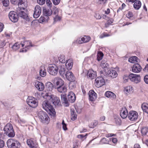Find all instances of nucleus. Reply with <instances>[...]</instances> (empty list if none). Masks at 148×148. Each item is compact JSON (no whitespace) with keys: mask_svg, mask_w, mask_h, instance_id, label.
I'll use <instances>...</instances> for the list:
<instances>
[{"mask_svg":"<svg viewBox=\"0 0 148 148\" xmlns=\"http://www.w3.org/2000/svg\"><path fill=\"white\" fill-rule=\"evenodd\" d=\"M42 106L43 108L48 113L52 116H54L56 115V112L55 109L53 106L47 100L44 101L42 103Z\"/></svg>","mask_w":148,"mask_h":148,"instance_id":"obj_1","label":"nucleus"},{"mask_svg":"<svg viewBox=\"0 0 148 148\" xmlns=\"http://www.w3.org/2000/svg\"><path fill=\"white\" fill-rule=\"evenodd\" d=\"M38 116L39 120L42 123L45 124L49 123L50 119L45 112L42 111L39 112Z\"/></svg>","mask_w":148,"mask_h":148,"instance_id":"obj_2","label":"nucleus"},{"mask_svg":"<svg viewBox=\"0 0 148 148\" xmlns=\"http://www.w3.org/2000/svg\"><path fill=\"white\" fill-rule=\"evenodd\" d=\"M43 96L45 99L52 101V103L55 106L58 105L60 102V100L58 97H54L53 95H51L50 93H46Z\"/></svg>","mask_w":148,"mask_h":148,"instance_id":"obj_3","label":"nucleus"},{"mask_svg":"<svg viewBox=\"0 0 148 148\" xmlns=\"http://www.w3.org/2000/svg\"><path fill=\"white\" fill-rule=\"evenodd\" d=\"M4 130L6 134L10 137H13L15 136V134L12 125L10 123H8L4 127Z\"/></svg>","mask_w":148,"mask_h":148,"instance_id":"obj_4","label":"nucleus"},{"mask_svg":"<svg viewBox=\"0 0 148 148\" xmlns=\"http://www.w3.org/2000/svg\"><path fill=\"white\" fill-rule=\"evenodd\" d=\"M11 2L13 4H18L19 9L24 10L27 6V1L25 0H10Z\"/></svg>","mask_w":148,"mask_h":148,"instance_id":"obj_5","label":"nucleus"},{"mask_svg":"<svg viewBox=\"0 0 148 148\" xmlns=\"http://www.w3.org/2000/svg\"><path fill=\"white\" fill-rule=\"evenodd\" d=\"M27 102L28 105L33 108L36 107L38 105L37 99L32 97H28L27 99Z\"/></svg>","mask_w":148,"mask_h":148,"instance_id":"obj_6","label":"nucleus"},{"mask_svg":"<svg viewBox=\"0 0 148 148\" xmlns=\"http://www.w3.org/2000/svg\"><path fill=\"white\" fill-rule=\"evenodd\" d=\"M55 88L62 86L64 84V81L60 78L56 77L54 78L52 81Z\"/></svg>","mask_w":148,"mask_h":148,"instance_id":"obj_7","label":"nucleus"},{"mask_svg":"<svg viewBox=\"0 0 148 148\" xmlns=\"http://www.w3.org/2000/svg\"><path fill=\"white\" fill-rule=\"evenodd\" d=\"M48 69L49 73L51 75H56L58 73V68L54 64L50 65L48 67Z\"/></svg>","mask_w":148,"mask_h":148,"instance_id":"obj_8","label":"nucleus"},{"mask_svg":"<svg viewBox=\"0 0 148 148\" xmlns=\"http://www.w3.org/2000/svg\"><path fill=\"white\" fill-rule=\"evenodd\" d=\"M129 79L131 81L136 83H138L140 81V75L132 73L129 75Z\"/></svg>","mask_w":148,"mask_h":148,"instance_id":"obj_9","label":"nucleus"},{"mask_svg":"<svg viewBox=\"0 0 148 148\" xmlns=\"http://www.w3.org/2000/svg\"><path fill=\"white\" fill-rule=\"evenodd\" d=\"M95 85L97 88L101 87L105 83L104 78L101 76L97 77L95 79Z\"/></svg>","mask_w":148,"mask_h":148,"instance_id":"obj_10","label":"nucleus"},{"mask_svg":"<svg viewBox=\"0 0 148 148\" xmlns=\"http://www.w3.org/2000/svg\"><path fill=\"white\" fill-rule=\"evenodd\" d=\"M138 117V112L135 111H131L128 113V118L131 121L136 120Z\"/></svg>","mask_w":148,"mask_h":148,"instance_id":"obj_11","label":"nucleus"},{"mask_svg":"<svg viewBox=\"0 0 148 148\" xmlns=\"http://www.w3.org/2000/svg\"><path fill=\"white\" fill-rule=\"evenodd\" d=\"M10 20L12 22L15 23L18 20V15L14 11L10 12L9 14Z\"/></svg>","mask_w":148,"mask_h":148,"instance_id":"obj_12","label":"nucleus"},{"mask_svg":"<svg viewBox=\"0 0 148 148\" xmlns=\"http://www.w3.org/2000/svg\"><path fill=\"white\" fill-rule=\"evenodd\" d=\"M20 10H18L17 11L18 16L24 19L26 23L29 22V18L25 12L21 10V9Z\"/></svg>","mask_w":148,"mask_h":148,"instance_id":"obj_13","label":"nucleus"},{"mask_svg":"<svg viewBox=\"0 0 148 148\" xmlns=\"http://www.w3.org/2000/svg\"><path fill=\"white\" fill-rule=\"evenodd\" d=\"M41 12V8L40 6L37 5L35 7L34 11L33 16L35 18H38Z\"/></svg>","mask_w":148,"mask_h":148,"instance_id":"obj_14","label":"nucleus"},{"mask_svg":"<svg viewBox=\"0 0 148 148\" xmlns=\"http://www.w3.org/2000/svg\"><path fill=\"white\" fill-rule=\"evenodd\" d=\"M90 40V38L88 36H85L84 37L81 38H79L77 40V42L78 44H81L83 43H85L89 42Z\"/></svg>","mask_w":148,"mask_h":148,"instance_id":"obj_15","label":"nucleus"},{"mask_svg":"<svg viewBox=\"0 0 148 148\" xmlns=\"http://www.w3.org/2000/svg\"><path fill=\"white\" fill-rule=\"evenodd\" d=\"M34 86L38 90L42 91L45 88V86L41 82L36 81L35 82Z\"/></svg>","mask_w":148,"mask_h":148,"instance_id":"obj_16","label":"nucleus"},{"mask_svg":"<svg viewBox=\"0 0 148 148\" xmlns=\"http://www.w3.org/2000/svg\"><path fill=\"white\" fill-rule=\"evenodd\" d=\"M67 80L71 82H73L75 80V77L73 73L70 71H67L65 74Z\"/></svg>","mask_w":148,"mask_h":148,"instance_id":"obj_17","label":"nucleus"},{"mask_svg":"<svg viewBox=\"0 0 148 148\" xmlns=\"http://www.w3.org/2000/svg\"><path fill=\"white\" fill-rule=\"evenodd\" d=\"M120 115L123 119H125L127 116L128 117V113L127 110L125 107H123L121 109L120 112Z\"/></svg>","mask_w":148,"mask_h":148,"instance_id":"obj_18","label":"nucleus"},{"mask_svg":"<svg viewBox=\"0 0 148 148\" xmlns=\"http://www.w3.org/2000/svg\"><path fill=\"white\" fill-rule=\"evenodd\" d=\"M87 76L90 79H93L97 76V72L96 71H94L92 69H90L88 72Z\"/></svg>","mask_w":148,"mask_h":148,"instance_id":"obj_19","label":"nucleus"},{"mask_svg":"<svg viewBox=\"0 0 148 148\" xmlns=\"http://www.w3.org/2000/svg\"><path fill=\"white\" fill-rule=\"evenodd\" d=\"M89 100L91 101H94L97 98V95L93 90H90L88 93Z\"/></svg>","mask_w":148,"mask_h":148,"instance_id":"obj_20","label":"nucleus"},{"mask_svg":"<svg viewBox=\"0 0 148 148\" xmlns=\"http://www.w3.org/2000/svg\"><path fill=\"white\" fill-rule=\"evenodd\" d=\"M68 99L69 102H74L76 99V97L74 93L72 92H69L68 95Z\"/></svg>","mask_w":148,"mask_h":148,"instance_id":"obj_21","label":"nucleus"},{"mask_svg":"<svg viewBox=\"0 0 148 148\" xmlns=\"http://www.w3.org/2000/svg\"><path fill=\"white\" fill-rule=\"evenodd\" d=\"M27 145L31 148H37V144L32 139L27 140Z\"/></svg>","mask_w":148,"mask_h":148,"instance_id":"obj_22","label":"nucleus"},{"mask_svg":"<svg viewBox=\"0 0 148 148\" xmlns=\"http://www.w3.org/2000/svg\"><path fill=\"white\" fill-rule=\"evenodd\" d=\"M21 44L22 47L25 46V48L27 49H29L30 47H32L33 46L31 44V42L30 40H26L22 41Z\"/></svg>","mask_w":148,"mask_h":148,"instance_id":"obj_23","label":"nucleus"},{"mask_svg":"<svg viewBox=\"0 0 148 148\" xmlns=\"http://www.w3.org/2000/svg\"><path fill=\"white\" fill-rule=\"evenodd\" d=\"M141 67L138 64H134L132 68V71L135 73H139L141 70Z\"/></svg>","mask_w":148,"mask_h":148,"instance_id":"obj_24","label":"nucleus"},{"mask_svg":"<svg viewBox=\"0 0 148 148\" xmlns=\"http://www.w3.org/2000/svg\"><path fill=\"white\" fill-rule=\"evenodd\" d=\"M107 74V75L112 78L116 77L117 76L116 72L115 71L112 70L108 71Z\"/></svg>","mask_w":148,"mask_h":148,"instance_id":"obj_25","label":"nucleus"},{"mask_svg":"<svg viewBox=\"0 0 148 148\" xmlns=\"http://www.w3.org/2000/svg\"><path fill=\"white\" fill-rule=\"evenodd\" d=\"M133 88L131 86L125 87L124 90V92L125 94L127 95L131 92H133Z\"/></svg>","mask_w":148,"mask_h":148,"instance_id":"obj_26","label":"nucleus"},{"mask_svg":"<svg viewBox=\"0 0 148 148\" xmlns=\"http://www.w3.org/2000/svg\"><path fill=\"white\" fill-rule=\"evenodd\" d=\"M56 89L57 90L58 92L60 93H65L67 91V88L64 84L60 86Z\"/></svg>","mask_w":148,"mask_h":148,"instance_id":"obj_27","label":"nucleus"},{"mask_svg":"<svg viewBox=\"0 0 148 148\" xmlns=\"http://www.w3.org/2000/svg\"><path fill=\"white\" fill-rule=\"evenodd\" d=\"M58 68V70L59 71V73L62 76H64L65 72V68L64 66L63 65H60Z\"/></svg>","mask_w":148,"mask_h":148,"instance_id":"obj_28","label":"nucleus"},{"mask_svg":"<svg viewBox=\"0 0 148 148\" xmlns=\"http://www.w3.org/2000/svg\"><path fill=\"white\" fill-rule=\"evenodd\" d=\"M73 61L72 59H69L68 60L66 63V66L67 69L68 70L71 69L73 67Z\"/></svg>","mask_w":148,"mask_h":148,"instance_id":"obj_29","label":"nucleus"},{"mask_svg":"<svg viewBox=\"0 0 148 148\" xmlns=\"http://www.w3.org/2000/svg\"><path fill=\"white\" fill-rule=\"evenodd\" d=\"M61 100L64 106H67L69 105V101L68 99H67L65 95H61Z\"/></svg>","mask_w":148,"mask_h":148,"instance_id":"obj_30","label":"nucleus"},{"mask_svg":"<svg viewBox=\"0 0 148 148\" xmlns=\"http://www.w3.org/2000/svg\"><path fill=\"white\" fill-rule=\"evenodd\" d=\"M105 95L107 97L110 99H115L116 95L113 92L110 91H107L105 93Z\"/></svg>","mask_w":148,"mask_h":148,"instance_id":"obj_31","label":"nucleus"},{"mask_svg":"<svg viewBox=\"0 0 148 148\" xmlns=\"http://www.w3.org/2000/svg\"><path fill=\"white\" fill-rule=\"evenodd\" d=\"M16 140L13 138H10L7 140V144L8 147L9 148H12L14 145V143Z\"/></svg>","mask_w":148,"mask_h":148,"instance_id":"obj_32","label":"nucleus"},{"mask_svg":"<svg viewBox=\"0 0 148 148\" xmlns=\"http://www.w3.org/2000/svg\"><path fill=\"white\" fill-rule=\"evenodd\" d=\"M43 12L44 14L46 16V18L47 16H50L52 14V12L50 8H45L43 10Z\"/></svg>","mask_w":148,"mask_h":148,"instance_id":"obj_33","label":"nucleus"},{"mask_svg":"<svg viewBox=\"0 0 148 148\" xmlns=\"http://www.w3.org/2000/svg\"><path fill=\"white\" fill-rule=\"evenodd\" d=\"M141 3L140 1H138L134 3L133 6L134 8L136 10H138L140 8Z\"/></svg>","mask_w":148,"mask_h":148,"instance_id":"obj_34","label":"nucleus"},{"mask_svg":"<svg viewBox=\"0 0 148 148\" xmlns=\"http://www.w3.org/2000/svg\"><path fill=\"white\" fill-rule=\"evenodd\" d=\"M141 108L144 112L148 113V104L143 103L142 105Z\"/></svg>","mask_w":148,"mask_h":148,"instance_id":"obj_35","label":"nucleus"},{"mask_svg":"<svg viewBox=\"0 0 148 148\" xmlns=\"http://www.w3.org/2000/svg\"><path fill=\"white\" fill-rule=\"evenodd\" d=\"M71 119L72 120L74 121L76 119L77 115L74 109H71Z\"/></svg>","mask_w":148,"mask_h":148,"instance_id":"obj_36","label":"nucleus"},{"mask_svg":"<svg viewBox=\"0 0 148 148\" xmlns=\"http://www.w3.org/2000/svg\"><path fill=\"white\" fill-rule=\"evenodd\" d=\"M114 120L116 123L118 125H120L121 123V119L118 115L114 116Z\"/></svg>","mask_w":148,"mask_h":148,"instance_id":"obj_37","label":"nucleus"},{"mask_svg":"<svg viewBox=\"0 0 148 148\" xmlns=\"http://www.w3.org/2000/svg\"><path fill=\"white\" fill-rule=\"evenodd\" d=\"M40 76L42 77H45L46 75V70L44 68L41 69L40 71Z\"/></svg>","mask_w":148,"mask_h":148,"instance_id":"obj_38","label":"nucleus"},{"mask_svg":"<svg viewBox=\"0 0 148 148\" xmlns=\"http://www.w3.org/2000/svg\"><path fill=\"white\" fill-rule=\"evenodd\" d=\"M138 58L136 56H133L129 59V61L131 63H135L136 62H138Z\"/></svg>","mask_w":148,"mask_h":148,"instance_id":"obj_39","label":"nucleus"},{"mask_svg":"<svg viewBox=\"0 0 148 148\" xmlns=\"http://www.w3.org/2000/svg\"><path fill=\"white\" fill-rule=\"evenodd\" d=\"M98 123L97 121L94 120V122L90 123L89 126L90 128H94L98 125Z\"/></svg>","mask_w":148,"mask_h":148,"instance_id":"obj_40","label":"nucleus"},{"mask_svg":"<svg viewBox=\"0 0 148 148\" xmlns=\"http://www.w3.org/2000/svg\"><path fill=\"white\" fill-rule=\"evenodd\" d=\"M14 145L12 148H19L21 146L20 143L17 140H15Z\"/></svg>","mask_w":148,"mask_h":148,"instance_id":"obj_41","label":"nucleus"},{"mask_svg":"<svg viewBox=\"0 0 148 148\" xmlns=\"http://www.w3.org/2000/svg\"><path fill=\"white\" fill-rule=\"evenodd\" d=\"M53 87H54L53 84L51 82H49L47 85V90L50 91H52L53 89Z\"/></svg>","mask_w":148,"mask_h":148,"instance_id":"obj_42","label":"nucleus"},{"mask_svg":"<svg viewBox=\"0 0 148 148\" xmlns=\"http://www.w3.org/2000/svg\"><path fill=\"white\" fill-rule=\"evenodd\" d=\"M148 132V129L146 127H144L141 130V132L143 135H145Z\"/></svg>","mask_w":148,"mask_h":148,"instance_id":"obj_43","label":"nucleus"},{"mask_svg":"<svg viewBox=\"0 0 148 148\" xmlns=\"http://www.w3.org/2000/svg\"><path fill=\"white\" fill-rule=\"evenodd\" d=\"M59 60L60 62L62 63H64L65 62V56L63 55H60L59 57Z\"/></svg>","mask_w":148,"mask_h":148,"instance_id":"obj_44","label":"nucleus"},{"mask_svg":"<svg viewBox=\"0 0 148 148\" xmlns=\"http://www.w3.org/2000/svg\"><path fill=\"white\" fill-rule=\"evenodd\" d=\"M20 47V45L18 43H15L12 47V48L14 50L18 49Z\"/></svg>","mask_w":148,"mask_h":148,"instance_id":"obj_45","label":"nucleus"},{"mask_svg":"<svg viewBox=\"0 0 148 148\" xmlns=\"http://www.w3.org/2000/svg\"><path fill=\"white\" fill-rule=\"evenodd\" d=\"M101 66L102 68H106L108 66V64L104 61L103 60L101 63Z\"/></svg>","mask_w":148,"mask_h":148,"instance_id":"obj_46","label":"nucleus"},{"mask_svg":"<svg viewBox=\"0 0 148 148\" xmlns=\"http://www.w3.org/2000/svg\"><path fill=\"white\" fill-rule=\"evenodd\" d=\"M103 56V54L101 52H99L97 54V60L98 61L101 60Z\"/></svg>","mask_w":148,"mask_h":148,"instance_id":"obj_47","label":"nucleus"},{"mask_svg":"<svg viewBox=\"0 0 148 148\" xmlns=\"http://www.w3.org/2000/svg\"><path fill=\"white\" fill-rule=\"evenodd\" d=\"M53 18L54 22H55L60 21L61 19V17L58 16V15L54 16H53Z\"/></svg>","mask_w":148,"mask_h":148,"instance_id":"obj_48","label":"nucleus"},{"mask_svg":"<svg viewBox=\"0 0 148 148\" xmlns=\"http://www.w3.org/2000/svg\"><path fill=\"white\" fill-rule=\"evenodd\" d=\"M58 9L56 8H54L53 10V16L58 15Z\"/></svg>","mask_w":148,"mask_h":148,"instance_id":"obj_49","label":"nucleus"},{"mask_svg":"<svg viewBox=\"0 0 148 148\" xmlns=\"http://www.w3.org/2000/svg\"><path fill=\"white\" fill-rule=\"evenodd\" d=\"M107 0H96V2L99 4L105 3L106 2Z\"/></svg>","mask_w":148,"mask_h":148,"instance_id":"obj_50","label":"nucleus"},{"mask_svg":"<svg viewBox=\"0 0 148 148\" xmlns=\"http://www.w3.org/2000/svg\"><path fill=\"white\" fill-rule=\"evenodd\" d=\"M87 135L86 134L85 135H83L81 134L78 135L77 136V137L78 138H80L81 140L82 141L84 139H85L86 138V136Z\"/></svg>","mask_w":148,"mask_h":148,"instance_id":"obj_51","label":"nucleus"},{"mask_svg":"<svg viewBox=\"0 0 148 148\" xmlns=\"http://www.w3.org/2000/svg\"><path fill=\"white\" fill-rule=\"evenodd\" d=\"M2 2L3 5L5 7L7 6L9 3L8 0H3Z\"/></svg>","mask_w":148,"mask_h":148,"instance_id":"obj_52","label":"nucleus"},{"mask_svg":"<svg viewBox=\"0 0 148 148\" xmlns=\"http://www.w3.org/2000/svg\"><path fill=\"white\" fill-rule=\"evenodd\" d=\"M45 0H37L38 3L40 5H42L45 4Z\"/></svg>","mask_w":148,"mask_h":148,"instance_id":"obj_53","label":"nucleus"},{"mask_svg":"<svg viewBox=\"0 0 148 148\" xmlns=\"http://www.w3.org/2000/svg\"><path fill=\"white\" fill-rule=\"evenodd\" d=\"M123 81L124 83H126L129 80V76H125L123 77Z\"/></svg>","mask_w":148,"mask_h":148,"instance_id":"obj_54","label":"nucleus"},{"mask_svg":"<svg viewBox=\"0 0 148 148\" xmlns=\"http://www.w3.org/2000/svg\"><path fill=\"white\" fill-rule=\"evenodd\" d=\"M127 17L128 18H130L133 16V14L132 12H129L126 15Z\"/></svg>","mask_w":148,"mask_h":148,"instance_id":"obj_55","label":"nucleus"},{"mask_svg":"<svg viewBox=\"0 0 148 148\" xmlns=\"http://www.w3.org/2000/svg\"><path fill=\"white\" fill-rule=\"evenodd\" d=\"M52 1L55 5H57L60 3V0H52Z\"/></svg>","mask_w":148,"mask_h":148,"instance_id":"obj_56","label":"nucleus"},{"mask_svg":"<svg viewBox=\"0 0 148 148\" xmlns=\"http://www.w3.org/2000/svg\"><path fill=\"white\" fill-rule=\"evenodd\" d=\"M101 143L103 144H106L108 143V141L105 138H102L101 140Z\"/></svg>","mask_w":148,"mask_h":148,"instance_id":"obj_57","label":"nucleus"},{"mask_svg":"<svg viewBox=\"0 0 148 148\" xmlns=\"http://www.w3.org/2000/svg\"><path fill=\"white\" fill-rule=\"evenodd\" d=\"M110 36V35H109L108 34H101L99 36V38H102L104 37L109 36Z\"/></svg>","mask_w":148,"mask_h":148,"instance_id":"obj_58","label":"nucleus"},{"mask_svg":"<svg viewBox=\"0 0 148 148\" xmlns=\"http://www.w3.org/2000/svg\"><path fill=\"white\" fill-rule=\"evenodd\" d=\"M46 3L47 6L50 7L52 6V3L50 0H46Z\"/></svg>","mask_w":148,"mask_h":148,"instance_id":"obj_59","label":"nucleus"},{"mask_svg":"<svg viewBox=\"0 0 148 148\" xmlns=\"http://www.w3.org/2000/svg\"><path fill=\"white\" fill-rule=\"evenodd\" d=\"M144 81L146 84H148V75H146L145 76Z\"/></svg>","mask_w":148,"mask_h":148,"instance_id":"obj_60","label":"nucleus"},{"mask_svg":"<svg viewBox=\"0 0 148 148\" xmlns=\"http://www.w3.org/2000/svg\"><path fill=\"white\" fill-rule=\"evenodd\" d=\"M4 146V142L2 140H0V148H2Z\"/></svg>","mask_w":148,"mask_h":148,"instance_id":"obj_61","label":"nucleus"},{"mask_svg":"<svg viewBox=\"0 0 148 148\" xmlns=\"http://www.w3.org/2000/svg\"><path fill=\"white\" fill-rule=\"evenodd\" d=\"M4 26V25L2 23H0V33L3 31Z\"/></svg>","mask_w":148,"mask_h":148,"instance_id":"obj_62","label":"nucleus"},{"mask_svg":"<svg viewBox=\"0 0 148 148\" xmlns=\"http://www.w3.org/2000/svg\"><path fill=\"white\" fill-rule=\"evenodd\" d=\"M113 20L112 18L109 19L107 21V23H108V25H110L113 22Z\"/></svg>","mask_w":148,"mask_h":148,"instance_id":"obj_63","label":"nucleus"},{"mask_svg":"<svg viewBox=\"0 0 148 148\" xmlns=\"http://www.w3.org/2000/svg\"><path fill=\"white\" fill-rule=\"evenodd\" d=\"M78 142L77 141H76L74 143L73 145V148H76L78 146Z\"/></svg>","mask_w":148,"mask_h":148,"instance_id":"obj_64","label":"nucleus"}]
</instances>
